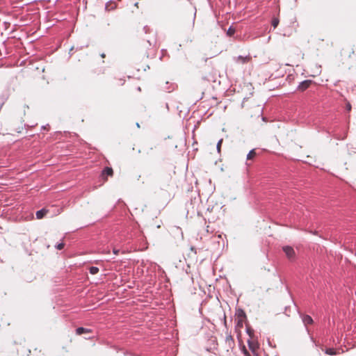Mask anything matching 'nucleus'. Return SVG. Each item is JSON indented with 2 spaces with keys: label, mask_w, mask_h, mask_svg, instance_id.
Here are the masks:
<instances>
[{
  "label": "nucleus",
  "mask_w": 356,
  "mask_h": 356,
  "mask_svg": "<svg viewBox=\"0 0 356 356\" xmlns=\"http://www.w3.org/2000/svg\"><path fill=\"white\" fill-rule=\"evenodd\" d=\"M136 126H137V127H140V124L138 122L136 123Z\"/></svg>",
  "instance_id": "obj_25"
},
{
  "label": "nucleus",
  "mask_w": 356,
  "mask_h": 356,
  "mask_svg": "<svg viewBox=\"0 0 356 356\" xmlns=\"http://www.w3.org/2000/svg\"><path fill=\"white\" fill-rule=\"evenodd\" d=\"M166 87L164 88L166 91L168 92H170L171 91L174 90L175 88V86L172 83H171L170 86H168L169 83L166 82Z\"/></svg>",
  "instance_id": "obj_10"
},
{
  "label": "nucleus",
  "mask_w": 356,
  "mask_h": 356,
  "mask_svg": "<svg viewBox=\"0 0 356 356\" xmlns=\"http://www.w3.org/2000/svg\"><path fill=\"white\" fill-rule=\"evenodd\" d=\"M247 334L250 337H252L253 335V330L250 327H247L246 330Z\"/></svg>",
  "instance_id": "obj_15"
},
{
  "label": "nucleus",
  "mask_w": 356,
  "mask_h": 356,
  "mask_svg": "<svg viewBox=\"0 0 356 356\" xmlns=\"http://www.w3.org/2000/svg\"><path fill=\"white\" fill-rule=\"evenodd\" d=\"M235 33V29L230 26L227 31V35L228 36H232Z\"/></svg>",
  "instance_id": "obj_13"
},
{
  "label": "nucleus",
  "mask_w": 356,
  "mask_h": 356,
  "mask_svg": "<svg viewBox=\"0 0 356 356\" xmlns=\"http://www.w3.org/2000/svg\"><path fill=\"white\" fill-rule=\"evenodd\" d=\"M118 252H119V250L113 249V253H114L115 254H118Z\"/></svg>",
  "instance_id": "obj_21"
},
{
  "label": "nucleus",
  "mask_w": 356,
  "mask_h": 356,
  "mask_svg": "<svg viewBox=\"0 0 356 356\" xmlns=\"http://www.w3.org/2000/svg\"><path fill=\"white\" fill-rule=\"evenodd\" d=\"M256 153L254 152V149H252L249 152V153L247 154V159L250 160L252 159Z\"/></svg>",
  "instance_id": "obj_12"
},
{
  "label": "nucleus",
  "mask_w": 356,
  "mask_h": 356,
  "mask_svg": "<svg viewBox=\"0 0 356 356\" xmlns=\"http://www.w3.org/2000/svg\"><path fill=\"white\" fill-rule=\"evenodd\" d=\"M102 58L105 57V54H102Z\"/></svg>",
  "instance_id": "obj_26"
},
{
  "label": "nucleus",
  "mask_w": 356,
  "mask_h": 356,
  "mask_svg": "<svg viewBox=\"0 0 356 356\" xmlns=\"http://www.w3.org/2000/svg\"><path fill=\"white\" fill-rule=\"evenodd\" d=\"M106 9L109 10L108 4L106 5Z\"/></svg>",
  "instance_id": "obj_24"
},
{
  "label": "nucleus",
  "mask_w": 356,
  "mask_h": 356,
  "mask_svg": "<svg viewBox=\"0 0 356 356\" xmlns=\"http://www.w3.org/2000/svg\"><path fill=\"white\" fill-rule=\"evenodd\" d=\"M312 340L314 343L315 346L316 347H318L323 351H324V353L326 355H332H332H338V354L340 353V351H339L340 349L337 350V349H334L333 348H324L323 345H321V344H318V343H316V341H314V339L313 338H312Z\"/></svg>",
  "instance_id": "obj_1"
},
{
  "label": "nucleus",
  "mask_w": 356,
  "mask_h": 356,
  "mask_svg": "<svg viewBox=\"0 0 356 356\" xmlns=\"http://www.w3.org/2000/svg\"><path fill=\"white\" fill-rule=\"evenodd\" d=\"M282 249L289 259H291L294 257L295 251L292 247L286 245L284 246Z\"/></svg>",
  "instance_id": "obj_2"
},
{
  "label": "nucleus",
  "mask_w": 356,
  "mask_h": 356,
  "mask_svg": "<svg viewBox=\"0 0 356 356\" xmlns=\"http://www.w3.org/2000/svg\"><path fill=\"white\" fill-rule=\"evenodd\" d=\"M147 42L149 44V45H152V42L149 40H147Z\"/></svg>",
  "instance_id": "obj_22"
},
{
  "label": "nucleus",
  "mask_w": 356,
  "mask_h": 356,
  "mask_svg": "<svg viewBox=\"0 0 356 356\" xmlns=\"http://www.w3.org/2000/svg\"><path fill=\"white\" fill-rule=\"evenodd\" d=\"M89 272L92 275H95L99 272V268L96 266H91L89 268Z\"/></svg>",
  "instance_id": "obj_11"
},
{
  "label": "nucleus",
  "mask_w": 356,
  "mask_h": 356,
  "mask_svg": "<svg viewBox=\"0 0 356 356\" xmlns=\"http://www.w3.org/2000/svg\"><path fill=\"white\" fill-rule=\"evenodd\" d=\"M245 356H251V355H250V354H248V355H245Z\"/></svg>",
  "instance_id": "obj_29"
},
{
  "label": "nucleus",
  "mask_w": 356,
  "mask_h": 356,
  "mask_svg": "<svg viewBox=\"0 0 356 356\" xmlns=\"http://www.w3.org/2000/svg\"><path fill=\"white\" fill-rule=\"evenodd\" d=\"M42 129H47V127H46V126H43V127H42Z\"/></svg>",
  "instance_id": "obj_27"
},
{
  "label": "nucleus",
  "mask_w": 356,
  "mask_h": 356,
  "mask_svg": "<svg viewBox=\"0 0 356 356\" xmlns=\"http://www.w3.org/2000/svg\"><path fill=\"white\" fill-rule=\"evenodd\" d=\"M302 319L305 325H310L313 323L312 318L309 315H304Z\"/></svg>",
  "instance_id": "obj_9"
},
{
  "label": "nucleus",
  "mask_w": 356,
  "mask_h": 356,
  "mask_svg": "<svg viewBox=\"0 0 356 356\" xmlns=\"http://www.w3.org/2000/svg\"><path fill=\"white\" fill-rule=\"evenodd\" d=\"M250 60V56H238L237 57L234 58V60L238 63H248Z\"/></svg>",
  "instance_id": "obj_4"
},
{
  "label": "nucleus",
  "mask_w": 356,
  "mask_h": 356,
  "mask_svg": "<svg viewBox=\"0 0 356 356\" xmlns=\"http://www.w3.org/2000/svg\"><path fill=\"white\" fill-rule=\"evenodd\" d=\"M90 332H91L90 329L85 328L83 327H79L76 329V334L77 335H81L83 334H88V333H90Z\"/></svg>",
  "instance_id": "obj_5"
},
{
  "label": "nucleus",
  "mask_w": 356,
  "mask_h": 356,
  "mask_svg": "<svg viewBox=\"0 0 356 356\" xmlns=\"http://www.w3.org/2000/svg\"><path fill=\"white\" fill-rule=\"evenodd\" d=\"M311 83H312L311 80H305L300 83L298 88L299 90L303 91V90H306L307 88H308L309 87V86L311 85Z\"/></svg>",
  "instance_id": "obj_3"
},
{
  "label": "nucleus",
  "mask_w": 356,
  "mask_h": 356,
  "mask_svg": "<svg viewBox=\"0 0 356 356\" xmlns=\"http://www.w3.org/2000/svg\"><path fill=\"white\" fill-rule=\"evenodd\" d=\"M195 14L192 19V22H189L188 24L186 26V31L191 33L193 31L194 25H195Z\"/></svg>",
  "instance_id": "obj_7"
},
{
  "label": "nucleus",
  "mask_w": 356,
  "mask_h": 356,
  "mask_svg": "<svg viewBox=\"0 0 356 356\" xmlns=\"http://www.w3.org/2000/svg\"><path fill=\"white\" fill-rule=\"evenodd\" d=\"M248 344H249L250 348H252V346H251V344H250V341H248Z\"/></svg>",
  "instance_id": "obj_23"
},
{
  "label": "nucleus",
  "mask_w": 356,
  "mask_h": 356,
  "mask_svg": "<svg viewBox=\"0 0 356 356\" xmlns=\"http://www.w3.org/2000/svg\"><path fill=\"white\" fill-rule=\"evenodd\" d=\"M279 24V20L277 19H274L272 22V25L274 28H276Z\"/></svg>",
  "instance_id": "obj_16"
},
{
  "label": "nucleus",
  "mask_w": 356,
  "mask_h": 356,
  "mask_svg": "<svg viewBox=\"0 0 356 356\" xmlns=\"http://www.w3.org/2000/svg\"><path fill=\"white\" fill-rule=\"evenodd\" d=\"M48 213V210L46 209H42L36 211L35 216L37 219H42Z\"/></svg>",
  "instance_id": "obj_6"
},
{
  "label": "nucleus",
  "mask_w": 356,
  "mask_h": 356,
  "mask_svg": "<svg viewBox=\"0 0 356 356\" xmlns=\"http://www.w3.org/2000/svg\"><path fill=\"white\" fill-rule=\"evenodd\" d=\"M241 313H242L243 315L245 316V314H244L243 311H241Z\"/></svg>",
  "instance_id": "obj_28"
},
{
  "label": "nucleus",
  "mask_w": 356,
  "mask_h": 356,
  "mask_svg": "<svg viewBox=\"0 0 356 356\" xmlns=\"http://www.w3.org/2000/svg\"><path fill=\"white\" fill-rule=\"evenodd\" d=\"M222 143V139H220L218 140V142L217 143L216 149H217L218 152H220Z\"/></svg>",
  "instance_id": "obj_14"
},
{
  "label": "nucleus",
  "mask_w": 356,
  "mask_h": 356,
  "mask_svg": "<svg viewBox=\"0 0 356 356\" xmlns=\"http://www.w3.org/2000/svg\"><path fill=\"white\" fill-rule=\"evenodd\" d=\"M143 29L145 33H147L149 31V28L147 26H144Z\"/></svg>",
  "instance_id": "obj_20"
},
{
  "label": "nucleus",
  "mask_w": 356,
  "mask_h": 356,
  "mask_svg": "<svg viewBox=\"0 0 356 356\" xmlns=\"http://www.w3.org/2000/svg\"><path fill=\"white\" fill-rule=\"evenodd\" d=\"M113 169L111 168H109V167H106L103 171H102V177H105V176H112L113 175Z\"/></svg>",
  "instance_id": "obj_8"
},
{
  "label": "nucleus",
  "mask_w": 356,
  "mask_h": 356,
  "mask_svg": "<svg viewBox=\"0 0 356 356\" xmlns=\"http://www.w3.org/2000/svg\"><path fill=\"white\" fill-rule=\"evenodd\" d=\"M64 245H64V243H60L57 244V245H56V249H58V250H62V249L64 248Z\"/></svg>",
  "instance_id": "obj_17"
},
{
  "label": "nucleus",
  "mask_w": 356,
  "mask_h": 356,
  "mask_svg": "<svg viewBox=\"0 0 356 356\" xmlns=\"http://www.w3.org/2000/svg\"><path fill=\"white\" fill-rule=\"evenodd\" d=\"M242 352H243V353L244 356H245V355H247L250 354V353L248 351V350L245 348V346H243V348H242Z\"/></svg>",
  "instance_id": "obj_18"
},
{
  "label": "nucleus",
  "mask_w": 356,
  "mask_h": 356,
  "mask_svg": "<svg viewBox=\"0 0 356 356\" xmlns=\"http://www.w3.org/2000/svg\"><path fill=\"white\" fill-rule=\"evenodd\" d=\"M346 109L348 111H350L351 110V105L349 102L346 104Z\"/></svg>",
  "instance_id": "obj_19"
}]
</instances>
